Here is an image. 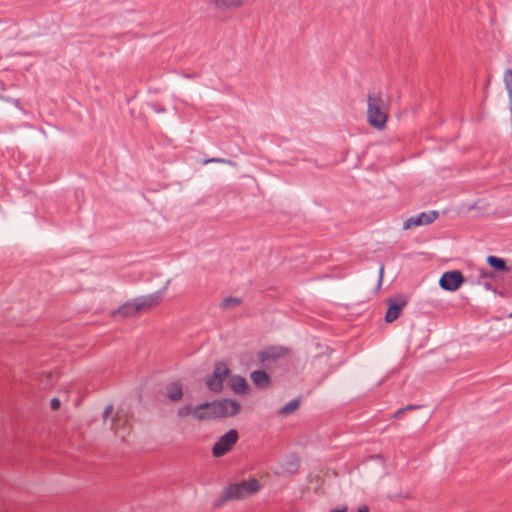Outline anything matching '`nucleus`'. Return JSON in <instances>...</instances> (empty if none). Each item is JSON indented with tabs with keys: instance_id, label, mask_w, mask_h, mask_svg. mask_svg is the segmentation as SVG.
I'll list each match as a JSON object with an SVG mask.
<instances>
[{
	"instance_id": "nucleus-7",
	"label": "nucleus",
	"mask_w": 512,
	"mask_h": 512,
	"mask_svg": "<svg viewBox=\"0 0 512 512\" xmlns=\"http://www.w3.org/2000/svg\"><path fill=\"white\" fill-rule=\"evenodd\" d=\"M229 374V369L223 363H219L215 366L213 377L208 381V387L211 390L218 391L221 386L223 379Z\"/></svg>"
},
{
	"instance_id": "nucleus-15",
	"label": "nucleus",
	"mask_w": 512,
	"mask_h": 512,
	"mask_svg": "<svg viewBox=\"0 0 512 512\" xmlns=\"http://www.w3.org/2000/svg\"><path fill=\"white\" fill-rule=\"evenodd\" d=\"M221 2L223 5L227 6L237 5L240 3L238 0H221Z\"/></svg>"
},
{
	"instance_id": "nucleus-9",
	"label": "nucleus",
	"mask_w": 512,
	"mask_h": 512,
	"mask_svg": "<svg viewBox=\"0 0 512 512\" xmlns=\"http://www.w3.org/2000/svg\"><path fill=\"white\" fill-rule=\"evenodd\" d=\"M230 387L238 394L246 393L248 389L246 380L240 376H234L230 379Z\"/></svg>"
},
{
	"instance_id": "nucleus-6",
	"label": "nucleus",
	"mask_w": 512,
	"mask_h": 512,
	"mask_svg": "<svg viewBox=\"0 0 512 512\" xmlns=\"http://www.w3.org/2000/svg\"><path fill=\"white\" fill-rule=\"evenodd\" d=\"M463 282L462 274L459 271L445 273L440 279V285L446 290H456Z\"/></svg>"
},
{
	"instance_id": "nucleus-3",
	"label": "nucleus",
	"mask_w": 512,
	"mask_h": 512,
	"mask_svg": "<svg viewBox=\"0 0 512 512\" xmlns=\"http://www.w3.org/2000/svg\"><path fill=\"white\" fill-rule=\"evenodd\" d=\"M214 412H216L215 405L214 403H210L198 406L194 409H190L188 407L183 408L180 410L179 414L183 417L192 414L195 418L199 420H209L218 418L217 414H215Z\"/></svg>"
},
{
	"instance_id": "nucleus-10",
	"label": "nucleus",
	"mask_w": 512,
	"mask_h": 512,
	"mask_svg": "<svg viewBox=\"0 0 512 512\" xmlns=\"http://www.w3.org/2000/svg\"><path fill=\"white\" fill-rule=\"evenodd\" d=\"M252 382L260 388L267 387L270 383L269 376L264 371H255L251 374Z\"/></svg>"
},
{
	"instance_id": "nucleus-2",
	"label": "nucleus",
	"mask_w": 512,
	"mask_h": 512,
	"mask_svg": "<svg viewBox=\"0 0 512 512\" xmlns=\"http://www.w3.org/2000/svg\"><path fill=\"white\" fill-rule=\"evenodd\" d=\"M260 489V484L255 479L244 481L240 484L231 486L228 489V495L231 498H244L253 493H256Z\"/></svg>"
},
{
	"instance_id": "nucleus-16",
	"label": "nucleus",
	"mask_w": 512,
	"mask_h": 512,
	"mask_svg": "<svg viewBox=\"0 0 512 512\" xmlns=\"http://www.w3.org/2000/svg\"><path fill=\"white\" fill-rule=\"evenodd\" d=\"M59 405H60L59 400H57V399L52 400L51 406L53 409H57L59 407Z\"/></svg>"
},
{
	"instance_id": "nucleus-13",
	"label": "nucleus",
	"mask_w": 512,
	"mask_h": 512,
	"mask_svg": "<svg viewBox=\"0 0 512 512\" xmlns=\"http://www.w3.org/2000/svg\"><path fill=\"white\" fill-rule=\"evenodd\" d=\"M488 263L496 270H505V262L500 258L490 256L488 257Z\"/></svg>"
},
{
	"instance_id": "nucleus-19",
	"label": "nucleus",
	"mask_w": 512,
	"mask_h": 512,
	"mask_svg": "<svg viewBox=\"0 0 512 512\" xmlns=\"http://www.w3.org/2000/svg\"><path fill=\"white\" fill-rule=\"evenodd\" d=\"M229 305V300H226L225 301V306H228Z\"/></svg>"
},
{
	"instance_id": "nucleus-11",
	"label": "nucleus",
	"mask_w": 512,
	"mask_h": 512,
	"mask_svg": "<svg viewBox=\"0 0 512 512\" xmlns=\"http://www.w3.org/2000/svg\"><path fill=\"white\" fill-rule=\"evenodd\" d=\"M168 396L172 401H178L182 397V388L179 384H172L168 388Z\"/></svg>"
},
{
	"instance_id": "nucleus-12",
	"label": "nucleus",
	"mask_w": 512,
	"mask_h": 512,
	"mask_svg": "<svg viewBox=\"0 0 512 512\" xmlns=\"http://www.w3.org/2000/svg\"><path fill=\"white\" fill-rule=\"evenodd\" d=\"M437 218V213L431 212L429 214H421L414 222V225L428 224Z\"/></svg>"
},
{
	"instance_id": "nucleus-8",
	"label": "nucleus",
	"mask_w": 512,
	"mask_h": 512,
	"mask_svg": "<svg viewBox=\"0 0 512 512\" xmlns=\"http://www.w3.org/2000/svg\"><path fill=\"white\" fill-rule=\"evenodd\" d=\"M388 304H389V307H388L387 313L385 315V320L390 323L399 317L402 309L406 305V301L402 300L399 303H397L395 301H389Z\"/></svg>"
},
{
	"instance_id": "nucleus-18",
	"label": "nucleus",
	"mask_w": 512,
	"mask_h": 512,
	"mask_svg": "<svg viewBox=\"0 0 512 512\" xmlns=\"http://www.w3.org/2000/svg\"><path fill=\"white\" fill-rule=\"evenodd\" d=\"M332 512H345V509H343V510H333Z\"/></svg>"
},
{
	"instance_id": "nucleus-5",
	"label": "nucleus",
	"mask_w": 512,
	"mask_h": 512,
	"mask_svg": "<svg viewBox=\"0 0 512 512\" xmlns=\"http://www.w3.org/2000/svg\"><path fill=\"white\" fill-rule=\"evenodd\" d=\"M218 418L231 417L236 415L240 410V405L234 400H222L214 403Z\"/></svg>"
},
{
	"instance_id": "nucleus-1",
	"label": "nucleus",
	"mask_w": 512,
	"mask_h": 512,
	"mask_svg": "<svg viewBox=\"0 0 512 512\" xmlns=\"http://www.w3.org/2000/svg\"><path fill=\"white\" fill-rule=\"evenodd\" d=\"M379 102L380 98L377 95L369 96L368 121L375 128L384 127L387 121V113L379 108Z\"/></svg>"
},
{
	"instance_id": "nucleus-17",
	"label": "nucleus",
	"mask_w": 512,
	"mask_h": 512,
	"mask_svg": "<svg viewBox=\"0 0 512 512\" xmlns=\"http://www.w3.org/2000/svg\"><path fill=\"white\" fill-rule=\"evenodd\" d=\"M358 512H369L367 507H362L358 510Z\"/></svg>"
},
{
	"instance_id": "nucleus-4",
	"label": "nucleus",
	"mask_w": 512,
	"mask_h": 512,
	"mask_svg": "<svg viewBox=\"0 0 512 512\" xmlns=\"http://www.w3.org/2000/svg\"><path fill=\"white\" fill-rule=\"evenodd\" d=\"M238 440V434L235 430H230L213 447V455L220 457L227 453Z\"/></svg>"
},
{
	"instance_id": "nucleus-14",
	"label": "nucleus",
	"mask_w": 512,
	"mask_h": 512,
	"mask_svg": "<svg viewBox=\"0 0 512 512\" xmlns=\"http://www.w3.org/2000/svg\"><path fill=\"white\" fill-rule=\"evenodd\" d=\"M299 407V401L298 400H294V401H291L290 403H288L287 405H285L280 413L283 414V415H286V414H289V413H292L294 412L295 410H297Z\"/></svg>"
}]
</instances>
